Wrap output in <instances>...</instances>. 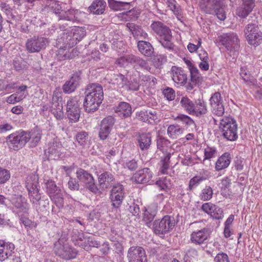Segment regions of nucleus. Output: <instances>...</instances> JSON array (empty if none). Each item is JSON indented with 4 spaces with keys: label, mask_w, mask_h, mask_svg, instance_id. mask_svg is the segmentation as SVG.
<instances>
[{
    "label": "nucleus",
    "mask_w": 262,
    "mask_h": 262,
    "mask_svg": "<svg viewBox=\"0 0 262 262\" xmlns=\"http://www.w3.org/2000/svg\"><path fill=\"white\" fill-rule=\"evenodd\" d=\"M41 135V130L37 127L30 131L21 129L8 135L6 137V142L10 150L18 151L29 141L31 147H35L40 141Z\"/></svg>",
    "instance_id": "1"
},
{
    "label": "nucleus",
    "mask_w": 262,
    "mask_h": 262,
    "mask_svg": "<svg viewBox=\"0 0 262 262\" xmlns=\"http://www.w3.org/2000/svg\"><path fill=\"white\" fill-rule=\"evenodd\" d=\"M153 31L160 37L161 45L169 50L173 48L170 29L161 21H155L150 26Z\"/></svg>",
    "instance_id": "2"
},
{
    "label": "nucleus",
    "mask_w": 262,
    "mask_h": 262,
    "mask_svg": "<svg viewBox=\"0 0 262 262\" xmlns=\"http://www.w3.org/2000/svg\"><path fill=\"white\" fill-rule=\"evenodd\" d=\"M220 128L227 140L234 141L237 139V124L232 117L224 116L220 121Z\"/></svg>",
    "instance_id": "3"
},
{
    "label": "nucleus",
    "mask_w": 262,
    "mask_h": 262,
    "mask_svg": "<svg viewBox=\"0 0 262 262\" xmlns=\"http://www.w3.org/2000/svg\"><path fill=\"white\" fill-rule=\"evenodd\" d=\"M261 26L255 23H249L244 28V32L248 43L257 47L262 43Z\"/></svg>",
    "instance_id": "4"
},
{
    "label": "nucleus",
    "mask_w": 262,
    "mask_h": 262,
    "mask_svg": "<svg viewBox=\"0 0 262 262\" xmlns=\"http://www.w3.org/2000/svg\"><path fill=\"white\" fill-rule=\"evenodd\" d=\"M216 41L230 52H237L239 48V39L234 32L223 33L218 36Z\"/></svg>",
    "instance_id": "5"
},
{
    "label": "nucleus",
    "mask_w": 262,
    "mask_h": 262,
    "mask_svg": "<svg viewBox=\"0 0 262 262\" xmlns=\"http://www.w3.org/2000/svg\"><path fill=\"white\" fill-rule=\"evenodd\" d=\"M176 225V221L173 216H164L161 221L155 220L152 228L154 232L159 235L165 234L171 231Z\"/></svg>",
    "instance_id": "6"
},
{
    "label": "nucleus",
    "mask_w": 262,
    "mask_h": 262,
    "mask_svg": "<svg viewBox=\"0 0 262 262\" xmlns=\"http://www.w3.org/2000/svg\"><path fill=\"white\" fill-rule=\"evenodd\" d=\"M76 174L77 179L84 183L85 187L90 191L95 194L100 192L91 173L84 169L79 168L77 169Z\"/></svg>",
    "instance_id": "7"
},
{
    "label": "nucleus",
    "mask_w": 262,
    "mask_h": 262,
    "mask_svg": "<svg viewBox=\"0 0 262 262\" xmlns=\"http://www.w3.org/2000/svg\"><path fill=\"white\" fill-rule=\"evenodd\" d=\"M210 111L215 116L222 117L225 113L223 98L220 92H215L209 99Z\"/></svg>",
    "instance_id": "8"
},
{
    "label": "nucleus",
    "mask_w": 262,
    "mask_h": 262,
    "mask_svg": "<svg viewBox=\"0 0 262 262\" xmlns=\"http://www.w3.org/2000/svg\"><path fill=\"white\" fill-rule=\"evenodd\" d=\"M80 103L78 97L71 98L67 102V116L72 122L78 121L80 116Z\"/></svg>",
    "instance_id": "9"
},
{
    "label": "nucleus",
    "mask_w": 262,
    "mask_h": 262,
    "mask_svg": "<svg viewBox=\"0 0 262 262\" xmlns=\"http://www.w3.org/2000/svg\"><path fill=\"white\" fill-rule=\"evenodd\" d=\"M48 41L43 37L34 36L28 39L26 43V48L27 51L33 53L39 52L45 48Z\"/></svg>",
    "instance_id": "10"
},
{
    "label": "nucleus",
    "mask_w": 262,
    "mask_h": 262,
    "mask_svg": "<svg viewBox=\"0 0 262 262\" xmlns=\"http://www.w3.org/2000/svg\"><path fill=\"white\" fill-rule=\"evenodd\" d=\"M54 252L56 255L65 259L74 258L76 255V251L68 244L61 245L58 242L55 244Z\"/></svg>",
    "instance_id": "11"
},
{
    "label": "nucleus",
    "mask_w": 262,
    "mask_h": 262,
    "mask_svg": "<svg viewBox=\"0 0 262 262\" xmlns=\"http://www.w3.org/2000/svg\"><path fill=\"white\" fill-rule=\"evenodd\" d=\"M124 188L122 185L117 183L113 185L111 190L110 199L114 207L118 208L120 206L124 199Z\"/></svg>",
    "instance_id": "12"
},
{
    "label": "nucleus",
    "mask_w": 262,
    "mask_h": 262,
    "mask_svg": "<svg viewBox=\"0 0 262 262\" xmlns=\"http://www.w3.org/2000/svg\"><path fill=\"white\" fill-rule=\"evenodd\" d=\"M115 122V118L109 116L104 118L100 123L99 137L102 140L107 139Z\"/></svg>",
    "instance_id": "13"
},
{
    "label": "nucleus",
    "mask_w": 262,
    "mask_h": 262,
    "mask_svg": "<svg viewBox=\"0 0 262 262\" xmlns=\"http://www.w3.org/2000/svg\"><path fill=\"white\" fill-rule=\"evenodd\" d=\"M127 258L129 262H147L145 250L139 246H133L129 248Z\"/></svg>",
    "instance_id": "14"
},
{
    "label": "nucleus",
    "mask_w": 262,
    "mask_h": 262,
    "mask_svg": "<svg viewBox=\"0 0 262 262\" xmlns=\"http://www.w3.org/2000/svg\"><path fill=\"white\" fill-rule=\"evenodd\" d=\"M86 95L92 97V99L101 103L103 99L102 87L98 83H92L88 86L85 91Z\"/></svg>",
    "instance_id": "15"
},
{
    "label": "nucleus",
    "mask_w": 262,
    "mask_h": 262,
    "mask_svg": "<svg viewBox=\"0 0 262 262\" xmlns=\"http://www.w3.org/2000/svg\"><path fill=\"white\" fill-rule=\"evenodd\" d=\"M98 180L99 185L102 189H108L116 184L114 176L109 171H104L98 175Z\"/></svg>",
    "instance_id": "16"
},
{
    "label": "nucleus",
    "mask_w": 262,
    "mask_h": 262,
    "mask_svg": "<svg viewBox=\"0 0 262 262\" xmlns=\"http://www.w3.org/2000/svg\"><path fill=\"white\" fill-rule=\"evenodd\" d=\"M152 178V174L149 168H145L139 170L134 176L133 179L138 184H144L149 183H152L153 181H151Z\"/></svg>",
    "instance_id": "17"
},
{
    "label": "nucleus",
    "mask_w": 262,
    "mask_h": 262,
    "mask_svg": "<svg viewBox=\"0 0 262 262\" xmlns=\"http://www.w3.org/2000/svg\"><path fill=\"white\" fill-rule=\"evenodd\" d=\"M158 211V205L156 203L151 204L145 209L143 214L142 221L148 227L151 225V222L155 217Z\"/></svg>",
    "instance_id": "18"
},
{
    "label": "nucleus",
    "mask_w": 262,
    "mask_h": 262,
    "mask_svg": "<svg viewBox=\"0 0 262 262\" xmlns=\"http://www.w3.org/2000/svg\"><path fill=\"white\" fill-rule=\"evenodd\" d=\"M210 236L209 230L203 228L196 231H193L190 235V241L192 243L197 245L203 244Z\"/></svg>",
    "instance_id": "19"
},
{
    "label": "nucleus",
    "mask_w": 262,
    "mask_h": 262,
    "mask_svg": "<svg viewBox=\"0 0 262 262\" xmlns=\"http://www.w3.org/2000/svg\"><path fill=\"white\" fill-rule=\"evenodd\" d=\"M14 245L10 242L0 241V260L4 261L14 253Z\"/></svg>",
    "instance_id": "20"
},
{
    "label": "nucleus",
    "mask_w": 262,
    "mask_h": 262,
    "mask_svg": "<svg viewBox=\"0 0 262 262\" xmlns=\"http://www.w3.org/2000/svg\"><path fill=\"white\" fill-rule=\"evenodd\" d=\"M137 145L141 151L147 150L151 144V136L150 133L139 134L137 137Z\"/></svg>",
    "instance_id": "21"
},
{
    "label": "nucleus",
    "mask_w": 262,
    "mask_h": 262,
    "mask_svg": "<svg viewBox=\"0 0 262 262\" xmlns=\"http://www.w3.org/2000/svg\"><path fill=\"white\" fill-rule=\"evenodd\" d=\"M12 204L20 212L27 213L29 209V204L25 197L22 195H15L12 199Z\"/></svg>",
    "instance_id": "22"
},
{
    "label": "nucleus",
    "mask_w": 262,
    "mask_h": 262,
    "mask_svg": "<svg viewBox=\"0 0 262 262\" xmlns=\"http://www.w3.org/2000/svg\"><path fill=\"white\" fill-rule=\"evenodd\" d=\"M126 26L135 39H146L147 38V33L141 26L130 23H127Z\"/></svg>",
    "instance_id": "23"
},
{
    "label": "nucleus",
    "mask_w": 262,
    "mask_h": 262,
    "mask_svg": "<svg viewBox=\"0 0 262 262\" xmlns=\"http://www.w3.org/2000/svg\"><path fill=\"white\" fill-rule=\"evenodd\" d=\"M208 112L206 102L203 99H198L195 102L191 115L200 117L206 115Z\"/></svg>",
    "instance_id": "24"
},
{
    "label": "nucleus",
    "mask_w": 262,
    "mask_h": 262,
    "mask_svg": "<svg viewBox=\"0 0 262 262\" xmlns=\"http://www.w3.org/2000/svg\"><path fill=\"white\" fill-rule=\"evenodd\" d=\"M55 13L58 14L59 19L68 20L70 21L77 20L78 19V15L81 13L78 10H69L65 12L63 11H60V9H58L55 11Z\"/></svg>",
    "instance_id": "25"
},
{
    "label": "nucleus",
    "mask_w": 262,
    "mask_h": 262,
    "mask_svg": "<svg viewBox=\"0 0 262 262\" xmlns=\"http://www.w3.org/2000/svg\"><path fill=\"white\" fill-rule=\"evenodd\" d=\"M79 76L76 74H74L70 80L67 81L62 86L63 91L65 93H71L74 92L79 84Z\"/></svg>",
    "instance_id": "26"
},
{
    "label": "nucleus",
    "mask_w": 262,
    "mask_h": 262,
    "mask_svg": "<svg viewBox=\"0 0 262 262\" xmlns=\"http://www.w3.org/2000/svg\"><path fill=\"white\" fill-rule=\"evenodd\" d=\"M231 162V156L228 152H225L220 156L215 163V168L220 171L227 168Z\"/></svg>",
    "instance_id": "27"
},
{
    "label": "nucleus",
    "mask_w": 262,
    "mask_h": 262,
    "mask_svg": "<svg viewBox=\"0 0 262 262\" xmlns=\"http://www.w3.org/2000/svg\"><path fill=\"white\" fill-rule=\"evenodd\" d=\"M106 6V3L103 0H94L89 7V10L94 14L100 15L104 12Z\"/></svg>",
    "instance_id": "28"
},
{
    "label": "nucleus",
    "mask_w": 262,
    "mask_h": 262,
    "mask_svg": "<svg viewBox=\"0 0 262 262\" xmlns=\"http://www.w3.org/2000/svg\"><path fill=\"white\" fill-rule=\"evenodd\" d=\"M78 55V51L75 49H72L70 52L69 49L66 48H60L57 52V58L58 60H64L70 59Z\"/></svg>",
    "instance_id": "29"
},
{
    "label": "nucleus",
    "mask_w": 262,
    "mask_h": 262,
    "mask_svg": "<svg viewBox=\"0 0 262 262\" xmlns=\"http://www.w3.org/2000/svg\"><path fill=\"white\" fill-rule=\"evenodd\" d=\"M137 47L139 52L145 56L150 57L154 53V48L148 41L140 40L138 42Z\"/></svg>",
    "instance_id": "30"
},
{
    "label": "nucleus",
    "mask_w": 262,
    "mask_h": 262,
    "mask_svg": "<svg viewBox=\"0 0 262 262\" xmlns=\"http://www.w3.org/2000/svg\"><path fill=\"white\" fill-rule=\"evenodd\" d=\"M116 113L121 118L128 117L132 114V107L129 103L121 102L116 107Z\"/></svg>",
    "instance_id": "31"
},
{
    "label": "nucleus",
    "mask_w": 262,
    "mask_h": 262,
    "mask_svg": "<svg viewBox=\"0 0 262 262\" xmlns=\"http://www.w3.org/2000/svg\"><path fill=\"white\" fill-rule=\"evenodd\" d=\"M101 103L92 99V97L85 95L83 102V106L87 112H94L98 109Z\"/></svg>",
    "instance_id": "32"
},
{
    "label": "nucleus",
    "mask_w": 262,
    "mask_h": 262,
    "mask_svg": "<svg viewBox=\"0 0 262 262\" xmlns=\"http://www.w3.org/2000/svg\"><path fill=\"white\" fill-rule=\"evenodd\" d=\"M184 131V128L177 124L169 125L167 129L168 137L173 139H177L180 135L183 134Z\"/></svg>",
    "instance_id": "33"
},
{
    "label": "nucleus",
    "mask_w": 262,
    "mask_h": 262,
    "mask_svg": "<svg viewBox=\"0 0 262 262\" xmlns=\"http://www.w3.org/2000/svg\"><path fill=\"white\" fill-rule=\"evenodd\" d=\"M71 34H72V43L76 44L85 35L86 32L82 27H75L72 29Z\"/></svg>",
    "instance_id": "34"
},
{
    "label": "nucleus",
    "mask_w": 262,
    "mask_h": 262,
    "mask_svg": "<svg viewBox=\"0 0 262 262\" xmlns=\"http://www.w3.org/2000/svg\"><path fill=\"white\" fill-rule=\"evenodd\" d=\"M111 82L113 84L116 85L117 88H123L125 90L128 80L123 75L120 74L114 75L111 79Z\"/></svg>",
    "instance_id": "35"
},
{
    "label": "nucleus",
    "mask_w": 262,
    "mask_h": 262,
    "mask_svg": "<svg viewBox=\"0 0 262 262\" xmlns=\"http://www.w3.org/2000/svg\"><path fill=\"white\" fill-rule=\"evenodd\" d=\"M173 120L181 123L186 128L195 125L194 121L191 118L183 114H180L177 116L173 117Z\"/></svg>",
    "instance_id": "36"
},
{
    "label": "nucleus",
    "mask_w": 262,
    "mask_h": 262,
    "mask_svg": "<svg viewBox=\"0 0 262 262\" xmlns=\"http://www.w3.org/2000/svg\"><path fill=\"white\" fill-rule=\"evenodd\" d=\"M181 106L189 115H191L194 103L187 97L183 96L180 100Z\"/></svg>",
    "instance_id": "37"
},
{
    "label": "nucleus",
    "mask_w": 262,
    "mask_h": 262,
    "mask_svg": "<svg viewBox=\"0 0 262 262\" xmlns=\"http://www.w3.org/2000/svg\"><path fill=\"white\" fill-rule=\"evenodd\" d=\"M27 189L28 191L31 202L35 203L41 199V195L39 193V189L37 186H34L32 188L28 187Z\"/></svg>",
    "instance_id": "38"
},
{
    "label": "nucleus",
    "mask_w": 262,
    "mask_h": 262,
    "mask_svg": "<svg viewBox=\"0 0 262 262\" xmlns=\"http://www.w3.org/2000/svg\"><path fill=\"white\" fill-rule=\"evenodd\" d=\"M172 78L175 83L180 84H185L187 81L186 75L180 70H177L173 74Z\"/></svg>",
    "instance_id": "39"
},
{
    "label": "nucleus",
    "mask_w": 262,
    "mask_h": 262,
    "mask_svg": "<svg viewBox=\"0 0 262 262\" xmlns=\"http://www.w3.org/2000/svg\"><path fill=\"white\" fill-rule=\"evenodd\" d=\"M211 3L214 5V11L217 18L221 20H224L226 18L225 10L222 8H217L220 5V0H212Z\"/></svg>",
    "instance_id": "40"
},
{
    "label": "nucleus",
    "mask_w": 262,
    "mask_h": 262,
    "mask_svg": "<svg viewBox=\"0 0 262 262\" xmlns=\"http://www.w3.org/2000/svg\"><path fill=\"white\" fill-rule=\"evenodd\" d=\"M109 7L113 10L119 11L123 9V8L129 5V3L116 1L115 0H108Z\"/></svg>",
    "instance_id": "41"
},
{
    "label": "nucleus",
    "mask_w": 262,
    "mask_h": 262,
    "mask_svg": "<svg viewBox=\"0 0 262 262\" xmlns=\"http://www.w3.org/2000/svg\"><path fill=\"white\" fill-rule=\"evenodd\" d=\"M217 154V150L215 147L207 146L204 149V158L203 161L206 160H210L215 158Z\"/></svg>",
    "instance_id": "42"
},
{
    "label": "nucleus",
    "mask_w": 262,
    "mask_h": 262,
    "mask_svg": "<svg viewBox=\"0 0 262 262\" xmlns=\"http://www.w3.org/2000/svg\"><path fill=\"white\" fill-rule=\"evenodd\" d=\"M156 184L161 190L169 189L172 186V181L170 178L165 177L163 180L157 181Z\"/></svg>",
    "instance_id": "43"
},
{
    "label": "nucleus",
    "mask_w": 262,
    "mask_h": 262,
    "mask_svg": "<svg viewBox=\"0 0 262 262\" xmlns=\"http://www.w3.org/2000/svg\"><path fill=\"white\" fill-rule=\"evenodd\" d=\"M50 198L58 207L60 208L63 206V199L60 190L52 194Z\"/></svg>",
    "instance_id": "44"
},
{
    "label": "nucleus",
    "mask_w": 262,
    "mask_h": 262,
    "mask_svg": "<svg viewBox=\"0 0 262 262\" xmlns=\"http://www.w3.org/2000/svg\"><path fill=\"white\" fill-rule=\"evenodd\" d=\"M213 195V190L210 186H206L202 189L200 195L201 200L206 201L210 200Z\"/></svg>",
    "instance_id": "45"
},
{
    "label": "nucleus",
    "mask_w": 262,
    "mask_h": 262,
    "mask_svg": "<svg viewBox=\"0 0 262 262\" xmlns=\"http://www.w3.org/2000/svg\"><path fill=\"white\" fill-rule=\"evenodd\" d=\"M56 108L52 106V112L55 117L58 120H61L63 118V113L62 112V105L59 103L55 104Z\"/></svg>",
    "instance_id": "46"
},
{
    "label": "nucleus",
    "mask_w": 262,
    "mask_h": 262,
    "mask_svg": "<svg viewBox=\"0 0 262 262\" xmlns=\"http://www.w3.org/2000/svg\"><path fill=\"white\" fill-rule=\"evenodd\" d=\"M171 157V154L168 153L166 155L165 157L161 161L162 166L160 169V172L162 174H166L167 171L169 168V160Z\"/></svg>",
    "instance_id": "47"
},
{
    "label": "nucleus",
    "mask_w": 262,
    "mask_h": 262,
    "mask_svg": "<svg viewBox=\"0 0 262 262\" xmlns=\"http://www.w3.org/2000/svg\"><path fill=\"white\" fill-rule=\"evenodd\" d=\"M18 95L19 92H16L15 94H12L7 98L6 102L10 104H14L21 101L26 96V95H24V93L23 94H20L17 96Z\"/></svg>",
    "instance_id": "48"
},
{
    "label": "nucleus",
    "mask_w": 262,
    "mask_h": 262,
    "mask_svg": "<svg viewBox=\"0 0 262 262\" xmlns=\"http://www.w3.org/2000/svg\"><path fill=\"white\" fill-rule=\"evenodd\" d=\"M47 192L50 196L52 194L56 193V191H59L60 189H58L55 183V182L52 180H48L46 183Z\"/></svg>",
    "instance_id": "49"
},
{
    "label": "nucleus",
    "mask_w": 262,
    "mask_h": 262,
    "mask_svg": "<svg viewBox=\"0 0 262 262\" xmlns=\"http://www.w3.org/2000/svg\"><path fill=\"white\" fill-rule=\"evenodd\" d=\"M38 177L35 174H31L27 177L26 180V188L28 187L30 188L33 187L34 186H37L38 184Z\"/></svg>",
    "instance_id": "50"
},
{
    "label": "nucleus",
    "mask_w": 262,
    "mask_h": 262,
    "mask_svg": "<svg viewBox=\"0 0 262 262\" xmlns=\"http://www.w3.org/2000/svg\"><path fill=\"white\" fill-rule=\"evenodd\" d=\"M76 140L81 145L85 144L89 139V134L86 132H81L76 135Z\"/></svg>",
    "instance_id": "51"
},
{
    "label": "nucleus",
    "mask_w": 262,
    "mask_h": 262,
    "mask_svg": "<svg viewBox=\"0 0 262 262\" xmlns=\"http://www.w3.org/2000/svg\"><path fill=\"white\" fill-rule=\"evenodd\" d=\"M252 9L242 5L236 10V14L241 18H245L252 11Z\"/></svg>",
    "instance_id": "52"
},
{
    "label": "nucleus",
    "mask_w": 262,
    "mask_h": 262,
    "mask_svg": "<svg viewBox=\"0 0 262 262\" xmlns=\"http://www.w3.org/2000/svg\"><path fill=\"white\" fill-rule=\"evenodd\" d=\"M167 7L175 14H179L180 6L175 0H166Z\"/></svg>",
    "instance_id": "53"
},
{
    "label": "nucleus",
    "mask_w": 262,
    "mask_h": 262,
    "mask_svg": "<svg viewBox=\"0 0 262 262\" xmlns=\"http://www.w3.org/2000/svg\"><path fill=\"white\" fill-rule=\"evenodd\" d=\"M163 94L168 100H172L175 97L174 91L170 88H167L163 90Z\"/></svg>",
    "instance_id": "54"
},
{
    "label": "nucleus",
    "mask_w": 262,
    "mask_h": 262,
    "mask_svg": "<svg viewBox=\"0 0 262 262\" xmlns=\"http://www.w3.org/2000/svg\"><path fill=\"white\" fill-rule=\"evenodd\" d=\"M202 209L208 214L211 216V214L213 213V210H215V205L211 203H206L202 205Z\"/></svg>",
    "instance_id": "55"
},
{
    "label": "nucleus",
    "mask_w": 262,
    "mask_h": 262,
    "mask_svg": "<svg viewBox=\"0 0 262 262\" xmlns=\"http://www.w3.org/2000/svg\"><path fill=\"white\" fill-rule=\"evenodd\" d=\"M10 178V174L8 170L0 168V184L6 183Z\"/></svg>",
    "instance_id": "56"
},
{
    "label": "nucleus",
    "mask_w": 262,
    "mask_h": 262,
    "mask_svg": "<svg viewBox=\"0 0 262 262\" xmlns=\"http://www.w3.org/2000/svg\"><path fill=\"white\" fill-rule=\"evenodd\" d=\"M68 188L71 190H78L79 189V184L76 179L70 177L68 182Z\"/></svg>",
    "instance_id": "57"
},
{
    "label": "nucleus",
    "mask_w": 262,
    "mask_h": 262,
    "mask_svg": "<svg viewBox=\"0 0 262 262\" xmlns=\"http://www.w3.org/2000/svg\"><path fill=\"white\" fill-rule=\"evenodd\" d=\"M157 147L161 150H164V147H167L169 144V141L163 137H159L157 139Z\"/></svg>",
    "instance_id": "58"
},
{
    "label": "nucleus",
    "mask_w": 262,
    "mask_h": 262,
    "mask_svg": "<svg viewBox=\"0 0 262 262\" xmlns=\"http://www.w3.org/2000/svg\"><path fill=\"white\" fill-rule=\"evenodd\" d=\"M214 262H230L227 254L224 252L218 253L214 258Z\"/></svg>",
    "instance_id": "59"
},
{
    "label": "nucleus",
    "mask_w": 262,
    "mask_h": 262,
    "mask_svg": "<svg viewBox=\"0 0 262 262\" xmlns=\"http://www.w3.org/2000/svg\"><path fill=\"white\" fill-rule=\"evenodd\" d=\"M139 84L137 79H134L130 82L128 81V83L126 84L125 90H132V91H137L139 90Z\"/></svg>",
    "instance_id": "60"
},
{
    "label": "nucleus",
    "mask_w": 262,
    "mask_h": 262,
    "mask_svg": "<svg viewBox=\"0 0 262 262\" xmlns=\"http://www.w3.org/2000/svg\"><path fill=\"white\" fill-rule=\"evenodd\" d=\"M203 178L202 177H194L192 178L189 181V188L190 189H193L194 187L198 186L201 182L203 180Z\"/></svg>",
    "instance_id": "61"
},
{
    "label": "nucleus",
    "mask_w": 262,
    "mask_h": 262,
    "mask_svg": "<svg viewBox=\"0 0 262 262\" xmlns=\"http://www.w3.org/2000/svg\"><path fill=\"white\" fill-rule=\"evenodd\" d=\"M215 210H213V213L211 214V217L216 219L220 220L223 217V211L221 208L215 205Z\"/></svg>",
    "instance_id": "62"
},
{
    "label": "nucleus",
    "mask_w": 262,
    "mask_h": 262,
    "mask_svg": "<svg viewBox=\"0 0 262 262\" xmlns=\"http://www.w3.org/2000/svg\"><path fill=\"white\" fill-rule=\"evenodd\" d=\"M148 115H149L148 111L143 110L139 112L137 114V118L138 120L143 122H148Z\"/></svg>",
    "instance_id": "63"
},
{
    "label": "nucleus",
    "mask_w": 262,
    "mask_h": 262,
    "mask_svg": "<svg viewBox=\"0 0 262 262\" xmlns=\"http://www.w3.org/2000/svg\"><path fill=\"white\" fill-rule=\"evenodd\" d=\"M0 9L7 15H10L12 13V9L10 6L2 1H0Z\"/></svg>",
    "instance_id": "64"
}]
</instances>
